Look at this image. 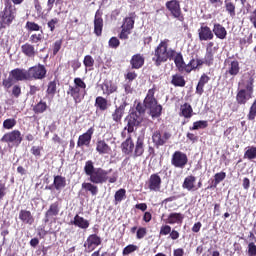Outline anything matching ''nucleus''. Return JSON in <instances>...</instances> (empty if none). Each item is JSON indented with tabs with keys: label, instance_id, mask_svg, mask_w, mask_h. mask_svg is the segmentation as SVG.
I'll list each match as a JSON object with an SVG mask.
<instances>
[{
	"label": "nucleus",
	"instance_id": "obj_1",
	"mask_svg": "<svg viewBox=\"0 0 256 256\" xmlns=\"http://www.w3.org/2000/svg\"><path fill=\"white\" fill-rule=\"evenodd\" d=\"M173 58L178 69H183L185 67L183 56L181 54H177L173 48H169V40L167 39L161 41L152 53V61L156 67H161L162 63H167V61H171Z\"/></svg>",
	"mask_w": 256,
	"mask_h": 256
},
{
	"label": "nucleus",
	"instance_id": "obj_2",
	"mask_svg": "<svg viewBox=\"0 0 256 256\" xmlns=\"http://www.w3.org/2000/svg\"><path fill=\"white\" fill-rule=\"evenodd\" d=\"M145 109H149L152 119L161 117L163 106L157 104V100L155 99V89L148 90L147 96L144 99V105L138 103L136 106V111L133 113H137V115L141 117L143 113H145Z\"/></svg>",
	"mask_w": 256,
	"mask_h": 256
},
{
	"label": "nucleus",
	"instance_id": "obj_3",
	"mask_svg": "<svg viewBox=\"0 0 256 256\" xmlns=\"http://www.w3.org/2000/svg\"><path fill=\"white\" fill-rule=\"evenodd\" d=\"M122 152L125 155H131L133 153V158L141 157L145 153V138L143 136H138L136 143H133V139L129 136L122 144Z\"/></svg>",
	"mask_w": 256,
	"mask_h": 256
},
{
	"label": "nucleus",
	"instance_id": "obj_4",
	"mask_svg": "<svg viewBox=\"0 0 256 256\" xmlns=\"http://www.w3.org/2000/svg\"><path fill=\"white\" fill-rule=\"evenodd\" d=\"M253 83L254 79L251 75H248L247 80L245 81V89H242L238 92L236 96V101L239 105H245L249 99H251V93H253Z\"/></svg>",
	"mask_w": 256,
	"mask_h": 256
},
{
	"label": "nucleus",
	"instance_id": "obj_5",
	"mask_svg": "<svg viewBox=\"0 0 256 256\" xmlns=\"http://www.w3.org/2000/svg\"><path fill=\"white\" fill-rule=\"evenodd\" d=\"M113 171L112 169L106 171L102 168H96L94 173L90 176L91 183H95L96 185L107 183L109 180V175Z\"/></svg>",
	"mask_w": 256,
	"mask_h": 256
},
{
	"label": "nucleus",
	"instance_id": "obj_6",
	"mask_svg": "<svg viewBox=\"0 0 256 256\" xmlns=\"http://www.w3.org/2000/svg\"><path fill=\"white\" fill-rule=\"evenodd\" d=\"M166 8L168 11H170L171 15L175 18L178 19V21H185V17L181 13V5L179 4V1L177 0H170L166 2Z\"/></svg>",
	"mask_w": 256,
	"mask_h": 256
},
{
	"label": "nucleus",
	"instance_id": "obj_7",
	"mask_svg": "<svg viewBox=\"0 0 256 256\" xmlns=\"http://www.w3.org/2000/svg\"><path fill=\"white\" fill-rule=\"evenodd\" d=\"M188 161L187 154L176 151L172 155L171 164L177 169H185V165H187Z\"/></svg>",
	"mask_w": 256,
	"mask_h": 256
},
{
	"label": "nucleus",
	"instance_id": "obj_8",
	"mask_svg": "<svg viewBox=\"0 0 256 256\" xmlns=\"http://www.w3.org/2000/svg\"><path fill=\"white\" fill-rule=\"evenodd\" d=\"M46 75L47 69H45L44 65L38 64L28 69L30 81H33V79H45Z\"/></svg>",
	"mask_w": 256,
	"mask_h": 256
},
{
	"label": "nucleus",
	"instance_id": "obj_9",
	"mask_svg": "<svg viewBox=\"0 0 256 256\" xmlns=\"http://www.w3.org/2000/svg\"><path fill=\"white\" fill-rule=\"evenodd\" d=\"M127 121V127H125V129L128 131V133H133V131H135V127H139V125H141L143 117L138 116L137 113H131Z\"/></svg>",
	"mask_w": 256,
	"mask_h": 256
},
{
	"label": "nucleus",
	"instance_id": "obj_10",
	"mask_svg": "<svg viewBox=\"0 0 256 256\" xmlns=\"http://www.w3.org/2000/svg\"><path fill=\"white\" fill-rule=\"evenodd\" d=\"M168 139H171V134L169 132H164L161 134V132L155 131L152 135L153 143L157 149H159V147H163V145L167 143Z\"/></svg>",
	"mask_w": 256,
	"mask_h": 256
},
{
	"label": "nucleus",
	"instance_id": "obj_11",
	"mask_svg": "<svg viewBox=\"0 0 256 256\" xmlns=\"http://www.w3.org/2000/svg\"><path fill=\"white\" fill-rule=\"evenodd\" d=\"M68 95H71L73 97L75 103H81L83 99H85V95H87V91L83 90L81 88H77V86H69Z\"/></svg>",
	"mask_w": 256,
	"mask_h": 256
},
{
	"label": "nucleus",
	"instance_id": "obj_12",
	"mask_svg": "<svg viewBox=\"0 0 256 256\" xmlns=\"http://www.w3.org/2000/svg\"><path fill=\"white\" fill-rule=\"evenodd\" d=\"M224 65L226 67V73L232 77H237L239 71H241V66H239V61L237 60H225Z\"/></svg>",
	"mask_w": 256,
	"mask_h": 256
},
{
	"label": "nucleus",
	"instance_id": "obj_13",
	"mask_svg": "<svg viewBox=\"0 0 256 256\" xmlns=\"http://www.w3.org/2000/svg\"><path fill=\"white\" fill-rule=\"evenodd\" d=\"M14 19H15V13L13 12V10H11V6H9V1H8L4 11L0 15V21L4 25H11Z\"/></svg>",
	"mask_w": 256,
	"mask_h": 256
},
{
	"label": "nucleus",
	"instance_id": "obj_14",
	"mask_svg": "<svg viewBox=\"0 0 256 256\" xmlns=\"http://www.w3.org/2000/svg\"><path fill=\"white\" fill-rule=\"evenodd\" d=\"M10 75L14 81H30L29 70L16 68L10 72Z\"/></svg>",
	"mask_w": 256,
	"mask_h": 256
},
{
	"label": "nucleus",
	"instance_id": "obj_15",
	"mask_svg": "<svg viewBox=\"0 0 256 256\" xmlns=\"http://www.w3.org/2000/svg\"><path fill=\"white\" fill-rule=\"evenodd\" d=\"M1 141L4 143H21L23 141V138L21 137V132L19 130H14L12 132L6 133Z\"/></svg>",
	"mask_w": 256,
	"mask_h": 256
},
{
	"label": "nucleus",
	"instance_id": "obj_16",
	"mask_svg": "<svg viewBox=\"0 0 256 256\" xmlns=\"http://www.w3.org/2000/svg\"><path fill=\"white\" fill-rule=\"evenodd\" d=\"M93 133H95V129L91 127L87 130L86 133L80 135L78 138L77 146L83 147V145H85L86 147H89V144L91 143V139L93 137Z\"/></svg>",
	"mask_w": 256,
	"mask_h": 256
},
{
	"label": "nucleus",
	"instance_id": "obj_17",
	"mask_svg": "<svg viewBox=\"0 0 256 256\" xmlns=\"http://www.w3.org/2000/svg\"><path fill=\"white\" fill-rule=\"evenodd\" d=\"M98 245H101V237L96 234L90 235L84 243V247H87L88 251H93Z\"/></svg>",
	"mask_w": 256,
	"mask_h": 256
},
{
	"label": "nucleus",
	"instance_id": "obj_18",
	"mask_svg": "<svg viewBox=\"0 0 256 256\" xmlns=\"http://www.w3.org/2000/svg\"><path fill=\"white\" fill-rule=\"evenodd\" d=\"M150 191H161V177L157 174H152L148 181Z\"/></svg>",
	"mask_w": 256,
	"mask_h": 256
},
{
	"label": "nucleus",
	"instance_id": "obj_19",
	"mask_svg": "<svg viewBox=\"0 0 256 256\" xmlns=\"http://www.w3.org/2000/svg\"><path fill=\"white\" fill-rule=\"evenodd\" d=\"M199 40L200 41H211L213 39V31L208 26H201L198 30Z\"/></svg>",
	"mask_w": 256,
	"mask_h": 256
},
{
	"label": "nucleus",
	"instance_id": "obj_20",
	"mask_svg": "<svg viewBox=\"0 0 256 256\" xmlns=\"http://www.w3.org/2000/svg\"><path fill=\"white\" fill-rule=\"evenodd\" d=\"M19 219L20 221H22V223H25L26 225H33V223H35V218L29 210H20Z\"/></svg>",
	"mask_w": 256,
	"mask_h": 256
},
{
	"label": "nucleus",
	"instance_id": "obj_21",
	"mask_svg": "<svg viewBox=\"0 0 256 256\" xmlns=\"http://www.w3.org/2000/svg\"><path fill=\"white\" fill-rule=\"evenodd\" d=\"M132 69H141L145 65V58L141 54H135L130 60Z\"/></svg>",
	"mask_w": 256,
	"mask_h": 256
},
{
	"label": "nucleus",
	"instance_id": "obj_22",
	"mask_svg": "<svg viewBox=\"0 0 256 256\" xmlns=\"http://www.w3.org/2000/svg\"><path fill=\"white\" fill-rule=\"evenodd\" d=\"M96 151L100 155H109V153H111V147L105 142V140H99L96 143Z\"/></svg>",
	"mask_w": 256,
	"mask_h": 256
},
{
	"label": "nucleus",
	"instance_id": "obj_23",
	"mask_svg": "<svg viewBox=\"0 0 256 256\" xmlns=\"http://www.w3.org/2000/svg\"><path fill=\"white\" fill-rule=\"evenodd\" d=\"M72 225H75V227H79L80 229H88L89 228V221L86 220L85 218L79 216L77 214L74 217V220L71 222Z\"/></svg>",
	"mask_w": 256,
	"mask_h": 256
},
{
	"label": "nucleus",
	"instance_id": "obj_24",
	"mask_svg": "<svg viewBox=\"0 0 256 256\" xmlns=\"http://www.w3.org/2000/svg\"><path fill=\"white\" fill-rule=\"evenodd\" d=\"M125 107H127V103L121 104L119 107L115 109V111L112 113V119L116 123H119L121 119L123 118V113H125Z\"/></svg>",
	"mask_w": 256,
	"mask_h": 256
},
{
	"label": "nucleus",
	"instance_id": "obj_25",
	"mask_svg": "<svg viewBox=\"0 0 256 256\" xmlns=\"http://www.w3.org/2000/svg\"><path fill=\"white\" fill-rule=\"evenodd\" d=\"M21 51L26 57H35L37 55V51L35 50V46L29 43H26L21 46Z\"/></svg>",
	"mask_w": 256,
	"mask_h": 256
},
{
	"label": "nucleus",
	"instance_id": "obj_26",
	"mask_svg": "<svg viewBox=\"0 0 256 256\" xmlns=\"http://www.w3.org/2000/svg\"><path fill=\"white\" fill-rule=\"evenodd\" d=\"M184 218L185 216L181 213H171L168 216L167 223H169V225H175V223L181 224Z\"/></svg>",
	"mask_w": 256,
	"mask_h": 256
},
{
	"label": "nucleus",
	"instance_id": "obj_27",
	"mask_svg": "<svg viewBox=\"0 0 256 256\" xmlns=\"http://www.w3.org/2000/svg\"><path fill=\"white\" fill-rule=\"evenodd\" d=\"M213 33L218 39H225L227 37V30L221 24H214Z\"/></svg>",
	"mask_w": 256,
	"mask_h": 256
},
{
	"label": "nucleus",
	"instance_id": "obj_28",
	"mask_svg": "<svg viewBox=\"0 0 256 256\" xmlns=\"http://www.w3.org/2000/svg\"><path fill=\"white\" fill-rule=\"evenodd\" d=\"M135 26V13L129 14L128 17L124 19V23L122 25V29H126L127 31H131Z\"/></svg>",
	"mask_w": 256,
	"mask_h": 256
},
{
	"label": "nucleus",
	"instance_id": "obj_29",
	"mask_svg": "<svg viewBox=\"0 0 256 256\" xmlns=\"http://www.w3.org/2000/svg\"><path fill=\"white\" fill-rule=\"evenodd\" d=\"M59 215V203L55 202L50 205V208L45 214L46 221H49L50 217H57Z\"/></svg>",
	"mask_w": 256,
	"mask_h": 256
},
{
	"label": "nucleus",
	"instance_id": "obj_30",
	"mask_svg": "<svg viewBox=\"0 0 256 256\" xmlns=\"http://www.w3.org/2000/svg\"><path fill=\"white\" fill-rule=\"evenodd\" d=\"M195 181H197L195 176L186 177L182 184L183 189H187V191H193V189H195Z\"/></svg>",
	"mask_w": 256,
	"mask_h": 256
},
{
	"label": "nucleus",
	"instance_id": "obj_31",
	"mask_svg": "<svg viewBox=\"0 0 256 256\" xmlns=\"http://www.w3.org/2000/svg\"><path fill=\"white\" fill-rule=\"evenodd\" d=\"M95 107L100 111H107V109H109V103L107 102V99L98 96L95 100Z\"/></svg>",
	"mask_w": 256,
	"mask_h": 256
},
{
	"label": "nucleus",
	"instance_id": "obj_32",
	"mask_svg": "<svg viewBox=\"0 0 256 256\" xmlns=\"http://www.w3.org/2000/svg\"><path fill=\"white\" fill-rule=\"evenodd\" d=\"M53 185L56 189V191H61L67 185V180L63 176H55Z\"/></svg>",
	"mask_w": 256,
	"mask_h": 256
},
{
	"label": "nucleus",
	"instance_id": "obj_33",
	"mask_svg": "<svg viewBox=\"0 0 256 256\" xmlns=\"http://www.w3.org/2000/svg\"><path fill=\"white\" fill-rule=\"evenodd\" d=\"M94 33L99 37L103 33V18L95 16Z\"/></svg>",
	"mask_w": 256,
	"mask_h": 256
},
{
	"label": "nucleus",
	"instance_id": "obj_34",
	"mask_svg": "<svg viewBox=\"0 0 256 256\" xmlns=\"http://www.w3.org/2000/svg\"><path fill=\"white\" fill-rule=\"evenodd\" d=\"M102 91L104 95H111V93H115L117 91V85L111 83H104L102 85Z\"/></svg>",
	"mask_w": 256,
	"mask_h": 256
},
{
	"label": "nucleus",
	"instance_id": "obj_35",
	"mask_svg": "<svg viewBox=\"0 0 256 256\" xmlns=\"http://www.w3.org/2000/svg\"><path fill=\"white\" fill-rule=\"evenodd\" d=\"M180 109L183 117H185L186 119L191 118V115L193 113V108L191 107V105L185 103L184 105L181 106Z\"/></svg>",
	"mask_w": 256,
	"mask_h": 256
},
{
	"label": "nucleus",
	"instance_id": "obj_36",
	"mask_svg": "<svg viewBox=\"0 0 256 256\" xmlns=\"http://www.w3.org/2000/svg\"><path fill=\"white\" fill-rule=\"evenodd\" d=\"M172 85H175V87H185V79L181 75H173Z\"/></svg>",
	"mask_w": 256,
	"mask_h": 256
},
{
	"label": "nucleus",
	"instance_id": "obj_37",
	"mask_svg": "<svg viewBox=\"0 0 256 256\" xmlns=\"http://www.w3.org/2000/svg\"><path fill=\"white\" fill-rule=\"evenodd\" d=\"M84 171L86 175H88V177H91L95 173V171H97V168H95V166L93 165V161L89 160L86 162Z\"/></svg>",
	"mask_w": 256,
	"mask_h": 256
},
{
	"label": "nucleus",
	"instance_id": "obj_38",
	"mask_svg": "<svg viewBox=\"0 0 256 256\" xmlns=\"http://www.w3.org/2000/svg\"><path fill=\"white\" fill-rule=\"evenodd\" d=\"M82 189H85L86 191H90L91 195H97V193H99V188H97V186L91 183H83Z\"/></svg>",
	"mask_w": 256,
	"mask_h": 256
},
{
	"label": "nucleus",
	"instance_id": "obj_39",
	"mask_svg": "<svg viewBox=\"0 0 256 256\" xmlns=\"http://www.w3.org/2000/svg\"><path fill=\"white\" fill-rule=\"evenodd\" d=\"M244 158L249 159L250 161L256 159V147H249L244 153Z\"/></svg>",
	"mask_w": 256,
	"mask_h": 256
},
{
	"label": "nucleus",
	"instance_id": "obj_40",
	"mask_svg": "<svg viewBox=\"0 0 256 256\" xmlns=\"http://www.w3.org/2000/svg\"><path fill=\"white\" fill-rule=\"evenodd\" d=\"M226 11L229 13L230 17H235V4L229 0H225L224 2Z\"/></svg>",
	"mask_w": 256,
	"mask_h": 256
},
{
	"label": "nucleus",
	"instance_id": "obj_41",
	"mask_svg": "<svg viewBox=\"0 0 256 256\" xmlns=\"http://www.w3.org/2000/svg\"><path fill=\"white\" fill-rule=\"evenodd\" d=\"M33 110L35 113H45V111H47V103L41 100L37 105L34 106Z\"/></svg>",
	"mask_w": 256,
	"mask_h": 256
},
{
	"label": "nucleus",
	"instance_id": "obj_42",
	"mask_svg": "<svg viewBox=\"0 0 256 256\" xmlns=\"http://www.w3.org/2000/svg\"><path fill=\"white\" fill-rule=\"evenodd\" d=\"M17 125V120L15 118H8L4 120L3 127L4 129H13Z\"/></svg>",
	"mask_w": 256,
	"mask_h": 256
},
{
	"label": "nucleus",
	"instance_id": "obj_43",
	"mask_svg": "<svg viewBox=\"0 0 256 256\" xmlns=\"http://www.w3.org/2000/svg\"><path fill=\"white\" fill-rule=\"evenodd\" d=\"M205 127H207V121H196L193 124V127L191 128L192 131H197V129H205Z\"/></svg>",
	"mask_w": 256,
	"mask_h": 256
},
{
	"label": "nucleus",
	"instance_id": "obj_44",
	"mask_svg": "<svg viewBox=\"0 0 256 256\" xmlns=\"http://www.w3.org/2000/svg\"><path fill=\"white\" fill-rule=\"evenodd\" d=\"M125 189H120L115 193V201L116 203H121V201H123V199L125 198Z\"/></svg>",
	"mask_w": 256,
	"mask_h": 256
},
{
	"label": "nucleus",
	"instance_id": "obj_45",
	"mask_svg": "<svg viewBox=\"0 0 256 256\" xmlns=\"http://www.w3.org/2000/svg\"><path fill=\"white\" fill-rule=\"evenodd\" d=\"M74 87H77L78 89H82L83 91L87 89V85L85 84V82H83L81 78L74 79Z\"/></svg>",
	"mask_w": 256,
	"mask_h": 256
},
{
	"label": "nucleus",
	"instance_id": "obj_46",
	"mask_svg": "<svg viewBox=\"0 0 256 256\" xmlns=\"http://www.w3.org/2000/svg\"><path fill=\"white\" fill-rule=\"evenodd\" d=\"M47 93L48 95H54L57 93V83L55 81H52L48 84Z\"/></svg>",
	"mask_w": 256,
	"mask_h": 256
},
{
	"label": "nucleus",
	"instance_id": "obj_47",
	"mask_svg": "<svg viewBox=\"0 0 256 256\" xmlns=\"http://www.w3.org/2000/svg\"><path fill=\"white\" fill-rule=\"evenodd\" d=\"M13 80H15V78H13V76L10 74L7 79L3 80L2 85L5 87V89H11V87H13Z\"/></svg>",
	"mask_w": 256,
	"mask_h": 256
},
{
	"label": "nucleus",
	"instance_id": "obj_48",
	"mask_svg": "<svg viewBox=\"0 0 256 256\" xmlns=\"http://www.w3.org/2000/svg\"><path fill=\"white\" fill-rule=\"evenodd\" d=\"M197 60L192 59L189 64L185 67V71L187 73H191V71H193V69H197Z\"/></svg>",
	"mask_w": 256,
	"mask_h": 256
},
{
	"label": "nucleus",
	"instance_id": "obj_49",
	"mask_svg": "<svg viewBox=\"0 0 256 256\" xmlns=\"http://www.w3.org/2000/svg\"><path fill=\"white\" fill-rule=\"evenodd\" d=\"M227 177V174L225 172L216 173L214 176L215 179V185H219L221 181H223Z\"/></svg>",
	"mask_w": 256,
	"mask_h": 256
},
{
	"label": "nucleus",
	"instance_id": "obj_50",
	"mask_svg": "<svg viewBox=\"0 0 256 256\" xmlns=\"http://www.w3.org/2000/svg\"><path fill=\"white\" fill-rule=\"evenodd\" d=\"M256 117V100L254 101V103L252 104L249 114H248V119L250 121H253V119H255Z\"/></svg>",
	"mask_w": 256,
	"mask_h": 256
},
{
	"label": "nucleus",
	"instance_id": "obj_51",
	"mask_svg": "<svg viewBox=\"0 0 256 256\" xmlns=\"http://www.w3.org/2000/svg\"><path fill=\"white\" fill-rule=\"evenodd\" d=\"M84 65L85 67H93V65H95V59H93L91 55L85 56Z\"/></svg>",
	"mask_w": 256,
	"mask_h": 256
},
{
	"label": "nucleus",
	"instance_id": "obj_52",
	"mask_svg": "<svg viewBox=\"0 0 256 256\" xmlns=\"http://www.w3.org/2000/svg\"><path fill=\"white\" fill-rule=\"evenodd\" d=\"M108 43L111 49H117V47H119V45L121 44V42H119V39L117 37H112Z\"/></svg>",
	"mask_w": 256,
	"mask_h": 256
},
{
	"label": "nucleus",
	"instance_id": "obj_53",
	"mask_svg": "<svg viewBox=\"0 0 256 256\" xmlns=\"http://www.w3.org/2000/svg\"><path fill=\"white\" fill-rule=\"evenodd\" d=\"M26 27L29 29V31H39L41 29V26L35 22H27Z\"/></svg>",
	"mask_w": 256,
	"mask_h": 256
},
{
	"label": "nucleus",
	"instance_id": "obj_54",
	"mask_svg": "<svg viewBox=\"0 0 256 256\" xmlns=\"http://www.w3.org/2000/svg\"><path fill=\"white\" fill-rule=\"evenodd\" d=\"M135 251H137L136 245H128L124 248L123 255H130V253H133Z\"/></svg>",
	"mask_w": 256,
	"mask_h": 256
},
{
	"label": "nucleus",
	"instance_id": "obj_55",
	"mask_svg": "<svg viewBox=\"0 0 256 256\" xmlns=\"http://www.w3.org/2000/svg\"><path fill=\"white\" fill-rule=\"evenodd\" d=\"M41 39H43V32H41L39 34H32L30 36L31 43H39V41H41Z\"/></svg>",
	"mask_w": 256,
	"mask_h": 256
},
{
	"label": "nucleus",
	"instance_id": "obj_56",
	"mask_svg": "<svg viewBox=\"0 0 256 256\" xmlns=\"http://www.w3.org/2000/svg\"><path fill=\"white\" fill-rule=\"evenodd\" d=\"M129 35H131V30H126L125 28H122V31H121L119 37H120V39L127 41V39H129Z\"/></svg>",
	"mask_w": 256,
	"mask_h": 256
},
{
	"label": "nucleus",
	"instance_id": "obj_57",
	"mask_svg": "<svg viewBox=\"0 0 256 256\" xmlns=\"http://www.w3.org/2000/svg\"><path fill=\"white\" fill-rule=\"evenodd\" d=\"M248 254L250 256H256V245L253 242L248 244Z\"/></svg>",
	"mask_w": 256,
	"mask_h": 256
},
{
	"label": "nucleus",
	"instance_id": "obj_58",
	"mask_svg": "<svg viewBox=\"0 0 256 256\" xmlns=\"http://www.w3.org/2000/svg\"><path fill=\"white\" fill-rule=\"evenodd\" d=\"M12 95L16 99L21 95V87L19 85H14L12 88Z\"/></svg>",
	"mask_w": 256,
	"mask_h": 256
},
{
	"label": "nucleus",
	"instance_id": "obj_59",
	"mask_svg": "<svg viewBox=\"0 0 256 256\" xmlns=\"http://www.w3.org/2000/svg\"><path fill=\"white\" fill-rule=\"evenodd\" d=\"M64 1L63 0H56L55 5H56V11L58 13V15H60V13H63V5H64Z\"/></svg>",
	"mask_w": 256,
	"mask_h": 256
},
{
	"label": "nucleus",
	"instance_id": "obj_60",
	"mask_svg": "<svg viewBox=\"0 0 256 256\" xmlns=\"http://www.w3.org/2000/svg\"><path fill=\"white\" fill-rule=\"evenodd\" d=\"M147 235V228H139L136 233L137 239H143Z\"/></svg>",
	"mask_w": 256,
	"mask_h": 256
},
{
	"label": "nucleus",
	"instance_id": "obj_61",
	"mask_svg": "<svg viewBox=\"0 0 256 256\" xmlns=\"http://www.w3.org/2000/svg\"><path fill=\"white\" fill-rule=\"evenodd\" d=\"M61 45H62L61 40H57V41L54 43L53 55H56L57 53H59V51L61 50Z\"/></svg>",
	"mask_w": 256,
	"mask_h": 256
},
{
	"label": "nucleus",
	"instance_id": "obj_62",
	"mask_svg": "<svg viewBox=\"0 0 256 256\" xmlns=\"http://www.w3.org/2000/svg\"><path fill=\"white\" fill-rule=\"evenodd\" d=\"M59 23V19L54 18L51 21L48 22V27L50 29V31H55V25H57Z\"/></svg>",
	"mask_w": 256,
	"mask_h": 256
},
{
	"label": "nucleus",
	"instance_id": "obj_63",
	"mask_svg": "<svg viewBox=\"0 0 256 256\" xmlns=\"http://www.w3.org/2000/svg\"><path fill=\"white\" fill-rule=\"evenodd\" d=\"M124 90H125V94L129 95L131 93H133V88L131 87V82H127L123 85Z\"/></svg>",
	"mask_w": 256,
	"mask_h": 256
},
{
	"label": "nucleus",
	"instance_id": "obj_64",
	"mask_svg": "<svg viewBox=\"0 0 256 256\" xmlns=\"http://www.w3.org/2000/svg\"><path fill=\"white\" fill-rule=\"evenodd\" d=\"M169 233H171V226L169 225L163 226L160 230V235H169Z\"/></svg>",
	"mask_w": 256,
	"mask_h": 256
}]
</instances>
